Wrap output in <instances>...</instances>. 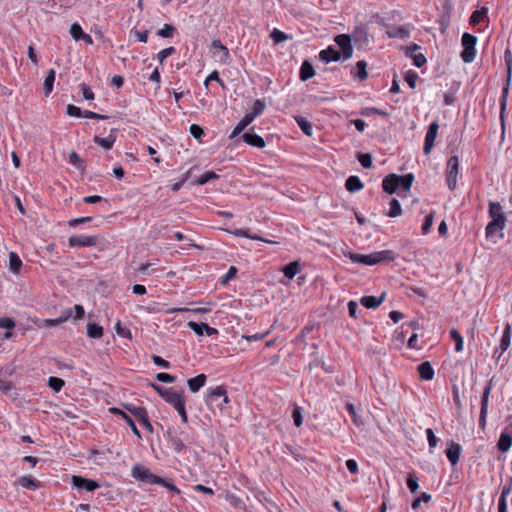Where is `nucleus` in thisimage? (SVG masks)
Instances as JSON below:
<instances>
[{
	"label": "nucleus",
	"instance_id": "obj_1",
	"mask_svg": "<svg viewBox=\"0 0 512 512\" xmlns=\"http://www.w3.org/2000/svg\"><path fill=\"white\" fill-rule=\"evenodd\" d=\"M205 402L211 411L223 410L224 405L229 402L226 389L223 386L208 389Z\"/></svg>",
	"mask_w": 512,
	"mask_h": 512
},
{
	"label": "nucleus",
	"instance_id": "obj_2",
	"mask_svg": "<svg viewBox=\"0 0 512 512\" xmlns=\"http://www.w3.org/2000/svg\"><path fill=\"white\" fill-rule=\"evenodd\" d=\"M505 64L507 68V81L505 86L503 87L502 97L500 101V120H501V126H502V134H504V111L507 105L508 100V94H509V88H510V81L512 78V54L509 48H506L505 50Z\"/></svg>",
	"mask_w": 512,
	"mask_h": 512
},
{
	"label": "nucleus",
	"instance_id": "obj_3",
	"mask_svg": "<svg viewBox=\"0 0 512 512\" xmlns=\"http://www.w3.org/2000/svg\"><path fill=\"white\" fill-rule=\"evenodd\" d=\"M131 476L138 481L148 484H156L162 482V477L153 474L147 467L142 464H135L132 467Z\"/></svg>",
	"mask_w": 512,
	"mask_h": 512
},
{
	"label": "nucleus",
	"instance_id": "obj_4",
	"mask_svg": "<svg viewBox=\"0 0 512 512\" xmlns=\"http://www.w3.org/2000/svg\"><path fill=\"white\" fill-rule=\"evenodd\" d=\"M461 42L463 46V51L461 52V58L463 62H473L476 56L475 45L477 43V37L470 33H464L462 35Z\"/></svg>",
	"mask_w": 512,
	"mask_h": 512
},
{
	"label": "nucleus",
	"instance_id": "obj_5",
	"mask_svg": "<svg viewBox=\"0 0 512 512\" xmlns=\"http://www.w3.org/2000/svg\"><path fill=\"white\" fill-rule=\"evenodd\" d=\"M510 328H511L510 324H507L504 329V332H503V335H502V338L500 341V345H499V347H497L495 349V352H494V357L496 359V362L500 363V361H502L501 367H503L505 364H507L508 358H509V356H507L502 359L504 352L510 346ZM508 355H510V353H508Z\"/></svg>",
	"mask_w": 512,
	"mask_h": 512
},
{
	"label": "nucleus",
	"instance_id": "obj_6",
	"mask_svg": "<svg viewBox=\"0 0 512 512\" xmlns=\"http://www.w3.org/2000/svg\"><path fill=\"white\" fill-rule=\"evenodd\" d=\"M397 254L393 250L376 251L366 254V265L373 266L383 262H392L396 259Z\"/></svg>",
	"mask_w": 512,
	"mask_h": 512
},
{
	"label": "nucleus",
	"instance_id": "obj_7",
	"mask_svg": "<svg viewBox=\"0 0 512 512\" xmlns=\"http://www.w3.org/2000/svg\"><path fill=\"white\" fill-rule=\"evenodd\" d=\"M459 170V159L457 156H451L447 161L446 182L450 190H454L457 183Z\"/></svg>",
	"mask_w": 512,
	"mask_h": 512
},
{
	"label": "nucleus",
	"instance_id": "obj_8",
	"mask_svg": "<svg viewBox=\"0 0 512 512\" xmlns=\"http://www.w3.org/2000/svg\"><path fill=\"white\" fill-rule=\"evenodd\" d=\"M73 488L93 492L100 487L99 483L93 479H88L79 475H73L71 478Z\"/></svg>",
	"mask_w": 512,
	"mask_h": 512
},
{
	"label": "nucleus",
	"instance_id": "obj_9",
	"mask_svg": "<svg viewBox=\"0 0 512 512\" xmlns=\"http://www.w3.org/2000/svg\"><path fill=\"white\" fill-rule=\"evenodd\" d=\"M336 45L341 50L343 60H348L353 55V46L351 44V37L347 34L337 35L334 39Z\"/></svg>",
	"mask_w": 512,
	"mask_h": 512
},
{
	"label": "nucleus",
	"instance_id": "obj_10",
	"mask_svg": "<svg viewBox=\"0 0 512 512\" xmlns=\"http://www.w3.org/2000/svg\"><path fill=\"white\" fill-rule=\"evenodd\" d=\"M506 221L491 220L486 226V238L496 242L498 238L503 237L502 230L504 229Z\"/></svg>",
	"mask_w": 512,
	"mask_h": 512
},
{
	"label": "nucleus",
	"instance_id": "obj_11",
	"mask_svg": "<svg viewBox=\"0 0 512 512\" xmlns=\"http://www.w3.org/2000/svg\"><path fill=\"white\" fill-rule=\"evenodd\" d=\"M68 243L70 247H91L97 244V237L88 235H74L69 237Z\"/></svg>",
	"mask_w": 512,
	"mask_h": 512
},
{
	"label": "nucleus",
	"instance_id": "obj_12",
	"mask_svg": "<svg viewBox=\"0 0 512 512\" xmlns=\"http://www.w3.org/2000/svg\"><path fill=\"white\" fill-rule=\"evenodd\" d=\"M438 129H439V125L436 121L432 122L429 125L428 130L425 135V141H424V147H423V151H424L425 155L430 154V152L434 146V141L437 137Z\"/></svg>",
	"mask_w": 512,
	"mask_h": 512
},
{
	"label": "nucleus",
	"instance_id": "obj_13",
	"mask_svg": "<svg viewBox=\"0 0 512 512\" xmlns=\"http://www.w3.org/2000/svg\"><path fill=\"white\" fill-rule=\"evenodd\" d=\"M163 399L175 409L185 403L183 391H177L173 387L168 388L167 393L163 395Z\"/></svg>",
	"mask_w": 512,
	"mask_h": 512
},
{
	"label": "nucleus",
	"instance_id": "obj_14",
	"mask_svg": "<svg viewBox=\"0 0 512 512\" xmlns=\"http://www.w3.org/2000/svg\"><path fill=\"white\" fill-rule=\"evenodd\" d=\"M491 392V385L487 384L484 388L482 397H481V410L479 415V426L483 429L486 425V415L488 410V401H489V395Z\"/></svg>",
	"mask_w": 512,
	"mask_h": 512
},
{
	"label": "nucleus",
	"instance_id": "obj_15",
	"mask_svg": "<svg viewBox=\"0 0 512 512\" xmlns=\"http://www.w3.org/2000/svg\"><path fill=\"white\" fill-rule=\"evenodd\" d=\"M187 326L198 336H203L204 333L208 336L216 335L218 334V330L210 327L209 325L205 323H197L194 321H189L187 323Z\"/></svg>",
	"mask_w": 512,
	"mask_h": 512
},
{
	"label": "nucleus",
	"instance_id": "obj_16",
	"mask_svg": "<svg viewBox=\"0 0 512 512\" xmlns=\"http://www.w3.org/2000/svg\"><path fill=\"white\" fill-rule=\"evenodd\" d=\"M319 58L325 63L336 62L342 58V55L338 49L334 46H328L319 52Z\"/></svg>",
	"mask_w": 512,
	"mask_h": 512
},
{
	"label": "nucleus",
	"instance_id": "obj_17",
	"mask_svg": "<svg viewBox=\"0 0 512 512\" xmlns=\"http://www.w3.org/2000/svg\"><path fill=\"white\" fill-rule=\"evenodd\" d=\"M461 452H462V447L460 444H458L454 441H451L449 443V447L447 448L445 453H446V456L452 466H455L458 464V462L460 460Z\"/></svg>",
	"mask_w": 512,
	"mask_h": 512
},
{
	"label": "nucleus",
	"instance_id": "obj_18",
	"mask_svg": "<svg viewBox=\"0 0 512 512\" xmlns=\"http://www.w3.org/2000/svg\"><path fill=\"white\" fill-rule=\"evenodd\" d=\"M110 413L114 414V415H119L122 419L125 420V424H128L132 430V432L139 438L141 439L142 436H141V433L139 431V429L137 428L134 420L123 410H121L120 408H117V407H111L109 409Z\"/></svg>",
	"mask_w": 512,
	"mask_h": 512
},
{
	"label": "nucleus",
	"instance_id": "obj_19",
	"mask_svg": "<svg viewBox=\"0 0 512 512\" xmlns=\"http://www.w3.org/2000/svg\"><path fill=\"white\" fill-rule=\"evenodd\" d=\"M385 300V293H382L379 297L376 296H363L360 299V303L367 309H375L380 306Z\"/></svg>",
	"mask_w": 512,
	"mask_h": 512
},
{
	"label": "nucleus",
	"instance_id": "obj_20",
	"mask_svg": "<svg viewBox=\"0 0 512 512\" xmlns=\"http://www.w3.org/2000/svg\"><path fill=\"white\" fill-rule=\"evenodd\" d=\"M241 138L245 143L253 147L264 148L266 145L265 140L261 136L251 132L244 133Z\"/></svg>",
	"mask_w": 512,
	"mask_h": 512
},
{
	"label": "nucleus",
	"instance_id": "obj_21",
	"mask_svg": "<svg viewBox=\"0 0 512 512\" xmlns=\"http://www.w3.org/2000/svg\"><path fill=\"white\" fill-rule=\"evenodd\" d=\"M18 484L25 489L35 491L41 487V482L32 476H21L17 480Z\"/></svg>",
	"mask_w": 512,
	"mask_h": 512
},
{
	"label": "nucleus",
	"instance_id": "obj_22",
	"mask_svg": "<svg viewBox=\"0 0 512 512\" xmlns=\"http://www.w3.org/2000/svg\"><path fill=\"white\" fill-rule=\"evenodd\" d=\"M512 446V433L505 429L497 442V448L500 452H507Z\"/></svg>",
	"mask_w": 512,
	"mask_h": 512
},
{
	"label": "nucleus",
	"instance_id": "obj_23",
	"mask_svg": "<svg viewBox=\"0 0 512 512\" xmlns=\"http://www.w3.org/2000/svg\"><path fill=\"white\" fill-rule=\"evenodd\" d=\"M512 489V478H509V481L504 485L502 489L501 496L498 501V512H507V496L509 495Z\"/></svg>",
	"mask_w": 512,
	"mask_h": 512
},
{
	"label": "nucleus",
	"instance_id": "obj_24",
	"mask_svg": "<svg viewBox=\"0 0 512 512\" xmlns=\"http://www.w3.org/2000/svg\"><path fill=\"white\" fill-rule=\"evenodd\" d=\"M419 376L422 380L430 381L434 377V369L430 362L425 361L418 365L417 367Z\"/></svg>",
	"mask_w": 512,
	"mask_h": 512
},
{
	"label": "nucleus",
	"instance_id": "obj_25",
	"mask_svg": "<svg viewBox=\"0 0 512 512\" xmlns=\"http://www.w3.org/2000/svg\"><path fill=\"white\" fill-rule=\"evenodd\" d=\"M211 46L215 49V54H218L219 60L226 63L230 56L228 48L219 39L213 40Z\"/></svg>",
	"mask_w": 512,
	"mask_h": 512
},
{
	"label": "nucleus",
	"instance_id": "obj_26",
	"mask_svg": "<svg viewBox=\"0 0 512 512\" xmlns=\"http://www.w3.org/2000/svg\"><path fill=\"white\" fill-rule=\"evenodd\" d=\"M382 188L388 194L395 193L399 189L397 185V175L390 174L386 176L382 181Z\"/></svg>",
	"mask_w": 512,
	"mask_h": 512
},
{
	"label": "nucleus",
	"instance_id": "obj_27",
	"mask_svg": "<svg viewBox=\"0 0 512 512\" xmlns=\"http://www.w3.org/2000/svg\"><path fill=\"white\" fill-rule=\"evenodd\" d=\"M488 213L492 220L506 221V218L502 211V206L500 205L499 202L490 201Z\"/></svg>",
	"mask_w": 512,
	"mask_h": 512
},
{
	"label": "nucleus",
	"instance_id": "obj_28",
	"mask_svg": "<svg viewBox=\"0 0 512 512\" xmlns=\"http://www.w3.org/2000/svg\"><path fill=\"white\" fill-rule=\"evenodd\" d=\"M387 36L389 38H399V39H405V38H408L410 33H409V29L406 28L405 26H393V27H390L387 32H386Z\"/></svg>",
	"mask_w": 512,
	"mask_h": 512
},
{
	"label": "nucleus",
	"instance_id": "obj_29",
	"mask_svg": "<svg viewBox=\"0 0 512 512\" xmlns=\"http://www.w3.org/2000/svg\"><path fill=\"white\" fill-rule=\"evenodd\" d=\"M206 383V375L199 374L193 378L188 379L187 384L191 392H198Z\"/></svg>",
	"mask_w": 512,
	"mask_h": 512
},
{
	"label": "nucleus",
	"instance_id": "obj_30",
	"mask_svg": "<svg viewBox=\"0 0 512 512\" xmlns=\"http://www.w3.org/2000/svg\"><path fill=\"white\" fill-rule=\"evenodd\" d=\"M281 271L289 280H292L300 272V262L293 261L281 268Z\"/></svg>",
	"mask_w": 512,
	"mask_h": 512
},
{
	"label": "nucleus",
	"instance_id": "obj_31",
	"mask_svg": "<svg viewBox=\"0 0 512 512\" xmlns=\"http://www.w3.org/2000/svg\"><path fill=\"white\" fill-rule=\"evenodd\" d=\"M266 104L264 100L257 99L254 101L251 110L246 113L252 120L260 116L265 110Z\"/></svg>",
	"mask_w": 512,
	"mask_h": 512
},
{
	"label": "nucleus",
	"instance_id": "obj_32",
	"mask_svg": "<svg viewBox=\"0 0 512 512\" xmlns=\"http://www.w3.org/2000/svg\"><path fill=\"white\" fill-rule=\"evenodd\" d=\"M413 181L414 175L412 173L397 175L398 188H402L404 191H408L411 188Z\"/></svg>",
	"mask_w": 512,
	"mask_h": 512
},
{
	"label": "nucleus",
	"instance_id": "obj_33",
	"mask_svg": "<svg viewBox=\"0 0 512 512\" xmlns=\"http://www.w3.org/2000/svg\"><path fill=\"white\" fill-rule=\"evenodd\" d=\"M346 189L351 192H357L363 188V183L358 176H349L345 182Z\"/></svg>",
	"mask_w": 512,
	"mask_h": 512
},
{
	"label": "nucleus",
	"instance_id": "obj_34",
	"mask_svg": "<svg viewBox=\"0 0 512 512\" xmlns=\"http://www.w3.org/2000/svg\"><path fill=\"white\" fill-rule=\"evenodd\" d=\"M315 75L313 66L308 62L304 61L300 67L299 77L302 81H307Z\"/></svg>",
	"mask_w": 512,
	"mask_h": 512
},
{
	"label": "nucleus",
	"instance_id": "obj_35",
	"mask_svg": "<svg viewBox=\"0 0 512 512\" xmlns=\"http://www.w3.org/2000/svg\"><path fill=\"white\" fill-rule=\"evenodd\" d=\"M124 407L138 421L142 419L146 414H148L146 408L142 406H135L134 404H125Z\"/></svg>",
	"mask_w": 512,
	"mask_h": 512
},
{
	"label": "nucleus",
	"instance_id": "obj_36",
	"mask_svg": "<svg viewBox=\"0 0 512 512\" xmlns=\"http://www.w3.org/2000/svg\"><path fill=\"white\" fill-rule=\"evenodd\" d=\"M253 120L245 114V116L238 122V124L234 127L232 133L230 134V139L238 136Z\"/></svg>",
	"mask_w": 512,
	"mask_h": 512
},
{
	"label": "nucleus",
	"instance_id": "obj_37",
	"mask_svg": "<svg viewBox=\"0 0 512 512\" xmlns=\"http://www.w3.org/2000/svg\"><path fill=\"white\" fill-rule=\"evenodd\" d=\"M56 72L54 69H50L44 80V92L45 96H49L53 90V84L55 82Z\"/></svg>",
	"mask_w": 512,
	"mask_h": 512
},
{
	"label": "nucleus",
	"instance_id": "obj_38",
	"mask_svg": "<svg viewBox=\"0 0 512 512\" xmlns=\"http://www.w3.org/2000/svg\"><path fill=\"white\" fill-rule=\"evenodd\" d=\"M22 267V261L17 253L10 252L9 253V269L13 273H19Z\"/></svg>",
	"mask_w": 512,
	"mask_h": 512
},
{
	"label": "nucleus",
	"instance_id": "obj_39",
	"mask_svg": "<svg viewBox=\"0 0 512 512\" xmlns=\"http://www.w3.org/2000/svg\"><path fill=\"white\" fill-rule=\"evenodd\" d=\"M87 335L93 339H100L103 336V328L96 323H88Z\"/></svg>",
	"mask_w": 512,
	"mask_h": 512
},
{
	"label": "nucleus",
	"instance_id": "obj_40",
	"mask_svg": "<svg viewBox=\"0 0 512 512\" xmlns=\"http://www.w3.org/2000/svg\"><path fill=\"white\" fill-rule=\"evenodd\" d=\"M93 141L103 147L104 149H111L115 143V136L109 135L108 137L102 138L100 136H94Z\"/></svg>",
	"mask_w": 512,
	"mask_h": 512
},
{
	"label": "nucleus",
	"instance_id": "obj_41",
	"mask_svg": "<svg viewBox=\"0 0 512 512\" xmlns=\"http://www.w3.org/2000/svg\"><path fill=\"white\" fill-rule=\"evenodd\" d=\"M486 15H487V9L486 8H481L479 10L473 11L472 15L470 17V24L473 25V26H476V25L480 24L484 20Z\"/></svg>",
	"mask_w": 512,
	"mask_h": 512
},
{
	"label": "nucleus",
	"instance_id": "obj_42",
	"mask_svg": "<svg viewBox=\"0 0 512 512\" xmlns=\"http://www.w3.org/2000/svg\"><path fill=\"white\" fill-rule=\"evenodd\" d=\"M296 122L305 135H307V136L312 135L313 125L310 121L306 120L303 117H298V118H296Z\"/></svg>",
	"mask_w": 512,
	"mask_h": 512
},
{
	"label": "nucleus",
	"instance_id": "obj_43",
	"mask_svg": "<svg viewBox=\"0 0 512 512\" xmlns=\"http://www.w3.org/2000/svg\"><path fill=\"white\" fill-rule=\"evenodd\" d=\"M356 77L360 81H364L368 78V72H367V63L364 60H360L356 63Z\"/></svg>",
	"mask_w": 512,
	"mask_h": 512
},
{
	"label": "nucleus",
	"instance_id": "obj_44",
	"mask_svg": "<svg viewBox=\"0 0 512 512\" xmlns=\"http://www.w3.org/2000/svg\"><path fill=\"white\" fill-rule=\"evenodd\" d=\"M418 480L419 479L415 472L408 473L406 478V484L411 493H415L418 490Z\"/></svg>",
	"mask_w": 512,
	"mask_h": 512
},
{
	"label": "nucleus",
	"instance_id": "obj_45",
	"mask_svg": "<svg viewBox=\"0 0 512 512\" xmlns=\"http://www.w3.org/2000/svg\"><path fill=\"white\" fill-rule=\"evenodd\" d=\"M176 33V28L172 24H164L163 28L157 31V36L162 38H172Z\"/></svg>",
	"mask_w": 512,
	"mask_h": 512
},
{
	"label": "nucleus",
	"instance_id": "obj_46",
	"mask_svg": "<svg viewBox=\"0 0 512 512\" xmlns=\"http://www.w3.org/2000/svg\"><path fill=\"white\" fill-rule=\"evenodd\" d=\"M219 178V175L216 174L214 171H207L205 172L204 174H202L196 181L195 183L197 185H205L207 184L208 182L212 181V180H215V179H218Z\"/></svg>",
	"mask_w": 512,
	"mask_h": 512
},
{
	"label": "nucleus",
	"instance_id": "obj_47",
	"mask_svg": "<svg viewBox=\"0 0 512 512\" xmlns=\"http://www.w3.org/2000/svg\"><path fill=\"white\" fill-rule=\"evenodd\" d=\"M402 214V208H401V205L399 203V201L395 198H393L391 201H390V209H389V212H388V216L389 217H398Z\"/></svg>",
	"mask_w": 512,
	"mask_h": 512
},
{
	"label": "nucleus",
	"instance_id": "obj_48",
	"mask_svg": "<svg viewBox=\"0 0 512 512\" xmlns=\"http://www.w3.org/2000/svg\"><path fill=\"white\" fill-rule=\"evenodd\" d=\"M450 337L455 342V350L457 352L462 351L463 350V337L461 336V334L456 329H451Z\"/></svg>",
	"mask_w": 512,
	"mask_h": 512
},
{
	"label": "nucleus",
	"instance_id": "obj_49",
	"mask_svg": "<svg viewBox=\"0 0 512 512\" xmlns=\"http://www.w3.org/2000/svg\"><path fill=\"white\" fill-rule=\"evenodd\" d=\"M270 38L273 40L274 44H279L283 41H286L290 37L279 29L274 28L270 34Z\"/></svg>",
	"mask_w": 512,
	"mask_h": 512
},
{
	"label": "nucleus",
	"instance_id": "obj_50",
	"mask_svg": "<svg viewBox=\"0 0 512 512\" xmlns=\"http://www.w3.org/2000/svg\"><path fill=\"white\" fill-rule=\"evenodd\" d=\"M344 256L349 258L353 263L366 265V254H358L353 252H345Z\"/></svg>",
	"mask_w": 512,
	"mask_h": 512
},
{
	"label": "nucleus",
	"instance_id": "obj_51",
	"mask_svg": "<svg viewBox=\"0 0 512 512\" xmlns=\"http://www.w3.org/2000/svg\"><path fill=\"white\" fill-rule=\"evenodd\" d=\"M170 443L174 451L177 453H181L186 450V445L184 442L177 436L170 437Z\"/></svg>",
	"mask_w": 512,
	"mask_h": 512
},
{
	"label": "nucleus",
	"instance_id": "obj_52",
	"mask_svg": "<svg viewBox=\"0 0 512 512\" xmlns=\"http://www.w3.org/2000/svg\"><path fill=\"white\" fill-rule=\"evenodd\" d=\"M430 500H431V495L426 492H422L420 497L413 500V502L411 504V508L413 510H417L420 507V504H422V502L427 503Z\"/></svg>",
	"mask_w": 512,
	"mask_h": 512
},
{
	"label": "nucleus",
	"instance_id": "obj_53",
	"mask_svg": "<svg viewBox=\"0 0 512 512\" xmlns=\"http://www.w3.org/2000/svg\"><path fill=\"white\" fill-rule=\"evenodd\" d=\"M70 34L76 41H79L82 38V35H85L86 33L78 23H73L70 27Z\"/></svg>",
	"mask_w": 512,
	"mask_h": 512
},
{
	"label": "nucleus",
	"instance_id": "obj_54",
	"mask_svg": "<svg viewBox=\"0 0 512 512\" xmlns=\"http://www.w3.org/2000/svg\"><path fill=\"white\" fill-rule=\"evenodd\" d=\"M357 159L364 168H366V169L372 168L373 163H372V157L370 154L360 153L357 156Z\"/></svg>",
	"mask_w": 512,
	"mask_h": 512
},
{
	"label": "nucleus",
	"instance_id": "obj_55",
	"mask_svg": "<svg viewBox=\"0 0 512 512\" xmlns=\"http://www.w3.org/2000/svg\"><path fill=\"white\" fill-rule=\"evenodd\" d=\"M433 221H434V213L431 212L425 217V220L422 224V227H421L422 234L426 235L429 233V231L433 225Z\"/></svg>",
	"mask_w": 512,
	"mask_h": 512
},
{
	"label": "nucleus",
	"instance_id": "obj_56",
	"mask_svg": "<svg viewBox=\"0 0 512 512\" xmlns=\"http://www.w3.org/2000/svg\"><path fill=\"white\" fill-rule=\"evenodd\" d=\"M346 408H347V411H348L349 415L351 416V419L354 422V424L357 426H361L363 424V422L360 419V417L358 416L355 406L351 403H348Z\"/></svg>",
	"mask_w": 512,
	"mask_h": 512
},
{
	"label": "nucleus",
	"instance_id": "obj_57",
	"mask_svg": "<svg viewBox=\"0 0 512 512\" xmlns=\"http://www.w3.org/2000/svg\"><path fill=\"white\" fill-rule=\"evenodd\" d=\"M49 387L53 389L55 392H59L62 387L65 385L64 380L57 377H50L48 380Z\"/></svg>",
	"mask_w": 512,
	"mask_h": 512
},
{
	"label": "nucleus",
	"instance_id": "obj_58",
	"mask_svg": "<svg viewBox=\"0 0 512 512\" xmlns=\"http://www.w3.org/2000/svg\"><path fill=\"white\" fill-rule=\"evenodd\" d=\"M361 115L363 116H371V115H381V116H387L388 113L380 110L375 107H367L361 110Z\"/></svg>",
	"mask_w": 512,
	"mask_h": 512
},
{
	"label": "nucleus",
	"instance_id": "obj_59",
	"mask_svg": "<svg viewBox=\"0 0 512 512\" xmlns=\"http://www.w3.org/2000/svg\"><path fill=\"white\" fill-rule=\"evenodd\" d=\"M418 78H419L418 74L413 70H409L405 74V81L407 82L409 87L412 89L415 88L416 81L418 80Z\"/></svg>",
	"mask_w": 512,
	"mask_h": 512
},
{
	"label": "nucleus",
	"instance_id": "obj_60",
	"mask_svg": "<svg viewBox=\"0 0 512 512\" xmlns=\"http://www.w3.org/2000/svg\"><path fill=\"white\" fill-rule=\"evenodd\" d=\"M238 272V269L235 266H230L227 273L221 278L220 283L222 285H226L230 280H232Z\"/></svg>",
	"mask_w": 512,
	"mask_h": 512
},
{
	"label": "nucleus",
	"instance_id": "obj_61",
	"mask_svg": "<svg viewBox=\"0 0 512 512\" xmlns=\"http://www.w3.org/2000/svg\"><path fill=\"white\" fill-rule=\"evenodd\" d=\"M175 51H176L175 48L172 47V46L161 50L157 54V59L160 62V64H162L165 61L166 58H168L169 56L173 55L175 53Z\"/></svg>",
	"mask_w": 512,
	"mask_h": 512
},
{
	"label": "nucleus",
	"instance_id": "obj_62",
	"mask_svg": "<svg viewBox=\"0 0 512 512\" xmlns=\"http://www.w3.org/2000/svg\"><path fill=\"white\" fill-rule=\"evenodd\" d=\"M66 113H67V115L72 116V117H82L83 116V111L81 110V108H79L73 104L67 105Z\"/></svg>",
	"mask_w": 512,
	"mask_h": 512
},
{
	"label": "nucleus",
	"instance_id": "obj_63",
	"mask_svg": "<svg viewBox=\"0 0 512 512\" xmlns=\"http://www.w3.org/2000/svg\"><path fill=\"white\" fill-rule=\"evenodd\" d=\"M426 436H427V441H428L429 447L435 448L438 444L439 439H438V437L435 436V434L431 428L426 429Z\"/></svg>",
	"mask_w": 512,
	"mask_h": 512
},
{
	"label": "nucleus",
	"instance_id": "obj_64",
	"mask_svg": "<svg viewBox=\"0 0 512 512\" xmlns=\"http://www.w3.org/2000/svg\"><path fill=\"white\" fill-rule=\"evenodd\" d=\"M80 89H81L83 97L86 100L94 99L95 95H94L93 91L91 90V88L87 84H85V83L80 84Z\"/></svg>",
	"mask_w": 512,
	"mask_h": 512
}]
</instances>
